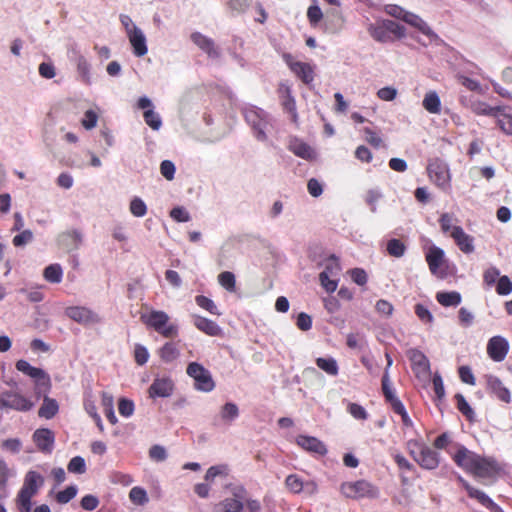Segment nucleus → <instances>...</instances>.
Here are the masks:
<instances>
[{
  "instance_id": "obj_1",
  "label": "nucleus",
  "mask_w": 512,
  "mask_h": 512,
  "mask_svg": "<svg viewBox=\"0 0 512 512\" xmlns=\"http://www.w3.org/2000/svg\"><path fill=\"white\" fill-rule=\"evenodd\" d=\"M169 319L166 312L159 310H151L141 315V320L146 326L167 338L178 334L177 325L169 323Z\"/></svg>"
},
{
  "instance_id": "obj_2",
  "label": "nucleus",
  "mask_w": 512,
  "mask_h": 512,
  "mask_svg": "<svg viewBox=\"0 0 512 512\" xmlns=\"http://www.w3.org/2000/svg\"><path fill=\"white\" fill-rule=\"evenodd\" d=\"M410 455L425 469H435L439 464V455L425 444L411 440L407 443Z\"/></svg>"
},
{
  "instance_id": "obj_3",
  "label": "nucleus",
  "mask_w": 512,
  "mask_h": 512,
  "mask_svg": "<svg viewBox=\"0 0 512 512\" xmlns=\"http://www.w3.org/2000/svg\"><path fill=\"white\" fill-rule=\"evenodd\" d=\"M427 173L431 182L444 192L451 189V172L448 164L439 159H432L427 165Z\"/></svg>"
},
{
  "instance_id": "obj_4",
  "label": "nucleus",
  "mask_w": 512,
  "mask_h": 512,
  "mask_svg": "<svg viewBox=\"0 0 512 512\" xmlns=\"http://www.w3.org/2000/svg\"><path fill=\"white\" fill-rule=\"evenodd\" d=\"M187 374L194 380V388L202 392H211L215 388V382L209 370L197 362H191L187 366Z\"/></svg>"
},
{
  "instance_id": "obj_5",
  "label": "nucleus",
  "mask_w": 512,
  "mask_h": 512,
  "mask_svg": "<svg viewBox=\"0 0 512 512\" xmlns=\"http://www.w3.org/2000/svg\"><path fill=\"white\" fill-rule=\"evenodd\" d=\"M16 369L35 380L36 393L40 394L49 390L50 377L44 370L31 366L26 360H18Z\"/></svg>"
},
{
  "instance_id": "obj_6",
  "label": "nucleus",
  "mask_w": 512,
  "mask_h": 512,
  "mask_svg": "<svg viewBox=\"0 0 512 512\" xmlns=\"http://www.w3.org/2000/svg\"><path fill=\"white\" fill-rule=\"evenodd\" d=\"M340 490L345 497L352 499L374 497L377 494L376 489L365 480L344 482L341 484Z\"/></svg>"
},
{
  "instance_id": "obj_7",
  "label": "nucleus",
  "mask_w": 512,
  "mask_h": 512,
  "mask_svg": "<svg viewBox=\"0 0 512 512\" xmlns=\"http://www.w3.org/2000/svg\"><path fill=\"white\" fill-rule=\"evenodd\" d=\"M175 389V383L170 376L157 375L150 387L148 388V395L150 398H168L172 396Z\"/></svg>"
},
{
  "instance_id": "obj_8",
  "label": "nucleus",
  "mask_w": 512,
  "mask_h": 512,
  "mask_svg": "<svg viewBox=\"0 0 512 512\" xmlns=\"http://www.w3.org/2000/svg\"><path fill=\"white\" fill-rule=\"evenodd\" d=\"M285 484L295 494L303 493L306 496H312L318 490V485L314 480L305 481L297 474L289 475L285 480Z\"/></svg>"
},
{
  "instance_id": "obj_9",
  "label": "nucleus",
  "mask_w": 512,
  "mask_h": 512,
  "mask_svg": "<svg viewBox=\"0 0 512 512\" xmlns=\"http://www.w3.org/2000/svg\"><path fill=\"white\" fill-rule=\"evenodd\" d=\"M283 59L290 70L299 77L305 84H310L314 80V68L309 63L294 60L292 55L284 54Z\"/></svg>"
},
{
  "instance_id": "obj_10",
  "label": "nucleus",
  "mask_w": 512,
  "mask_h": 512,
  "mask_svg": "<svg viewBox=\"0 0 512 512\" xmlns=\"http://www.w3.org/2000/svg\"><path fill=\"white\" fill-rule=\"evenodd\" d=\"M245 118L252 126L256 138L260 141L266 140V130L269 123L265 118V113L262 110L251 109L245 113Z\"/></svg>"
},
{
  "instance_id": "obj_11",
  "label": "nucleus",
  "mask_w": 512,
  "mask_h": 512,
  "mask_svg": "<svg viewBox=\"0 0 512 512\" xmlns=\"http://www.w3.org/2000/svg\"><path fill=\"white\" fill-rule=\"evenodd\" d=\"M65 313L70 319L82 325H92L101 322L100 316L86 307H68Z\"/></svg>"
},
{
  "instance_id": "obj_12",
  "label": "nucleus",
  "mask_w": 512,
  "mask_h": 512,
  "mask_svg": "<svg viewBox=\"0 0 512 512\" xmlns=\"http://www.w3.org/2000/svg\"><path fill=\"white\" fill-rule=\"evenodd\" d=\"M0 403L18 411H28L33 407V403L18 392L7 391L0 395Z\"/></svg>"
},
{
  "instance_id": "obj_13",
  "label": "nucleus",
  "mask_w": 512,
  "mask_h": 512,
  "mask_svg": "<svg viewBox=\"0 0 512 512\" xmlns=\"http://www.w3.org/2000/svg\"><path fill=\"white\" fill-rule=\"evenodd\" d=\"M499 471L497 462L493 458L478 455L471 474L478 478H490Z\"/></svg>"
},
{
  "instance_id": "obj_14",
  "label": "nucleus",
  "mask_w": 512,
  "mask_h": 512,
  "mask_svg": "<svg viewBox=\"0 0 512 512\" xmlns=\"http://www.w3.org/2000/svg\"><path fill=\"white\" fill-rule=\"evenodd\" d=\"M509 351V343L504 337L497 335L489 339L487 343V354L495 362L505 359Z\"/></svg>"
},
{
  "instance_id": "obj_15",
  "label": "nucleus",
  "mask_w": 512,
  "mask_h": 512,
  "mask_svg": "<svg viewBox=\"0 0 512 512\" xmlns=\"http://www.w3.org/2000/svg\"><path fill=\"white\" fill-rule=\"evenodd\" d=\"M412 369L417 377H426L430 374V363L428 358L418 349H410L407 351Z\"/></svg>"
},
{
  "instance_id": "obj_16",
  "label": "nucleus",
  "mask_w": 512,
  "mask_h": 512,
  "mask_svg": "<svg viewBox=\"0 0 512 512\" xmlns=\"http://www.w3.org/2000/svg\"><path fill=\"white\" fill-rule=\"evenodd\" d=\"M245 489L236 487L233 489V497L221 501L217 507L223 512H241L244 508Z\"/></svg>"
},
{
  "instance_id": "obj_17",
  "label": "nucleus",
  "mask_w": 512,
  "mask_h": 512,
  "mask_svg": "<svg viewBox=\"0 0 512 512\" xmlns=\"http://www.w3.org/2000/svg\"><path fill=\"white\" fill-rule=\"evenodd\" d=\"M426 261L432 274L443 276L444 273L440 270L445 266L446 259L445 253L441 248L434 245L429 247L426 253Z\"/></svg>"
},
{
  "instance_id": "obj_18",
  "label": "nucleus",
  "mask_w": 512,
  "mask_h": 512,
  "mask_svg": "<svg viewBox=\"0 0 512 512\" xmlns=\"http://www.w3.org/2000/svg\"><path fill=\"white\" fill-rule=\"evenodd\" d=\"M459 482L467 491L468 495L476 499L480 504L490 509L493 512H500V507L493 502L483 491L474 488L471 486L466 480H464L461 476L458 477Z\"/></svg>"
},
{
  "instance_id": "obj_19",
  "label": "nucleus",
  "mask_w": 512,
  "mask_h": 512,
  "mask_svg": "<svg viewBox=\"0 0 512 512\" xmlns=\"http://www.w3.org/2000/svg\"><path fill=\"white\" fill-rule=\"evenodd\" d=\"M478 454L468 450L464 446H459L457 451L452 454L455 463L468 473H471Z\"/></svg>"
},
{
  "instance_id": "obj_20",
  "label": "nucleus",
  "mask_w": 512,
  "mask_h": 512,
  "mask_svg": "<svg viewBox=\"0 0 512 512\" xmlns=\"http://www.w3.org/2000/svg\"><path fill=\"white\" fill-rule=\"evenodd\" d=\"M278 92L281 98L283 109L290 114L291 120L296 123L298 114L296 111V102L294 97L291 95L290 87L287 84L282 83L279 86Z\"/></svg>"
},
{
  "instance_id": "obj_21",
  "label": "nucleus",
  "mask_w": 512,
  "mask_h": 512,
  "mask_svg": "<svg viewBox=\"0 0 512 512\" xmlns=\"http://www.w3.org/2000/svg\"><path fill=\"white\" fill-rule=\"evenodd\" d=\"M126 36L135 56L142 57L147 54V40L141 28H137L136 30L128 33Z\"/></svg>"
},
{
  "instance_id": "obj_22",
  "label": "nucleus",
  "mask_w": 512,
  "mask_h": 512,
  "mask_svg": "<svg viewBox=\"0 0 512 512\" xmlns=\"http://www.w3.org/2000/svg\"><path fill=\"white\" fill-rule=\"evenodd\" d=\"M33 440L40 451L50 453L53 449L55 438L51 430L42 428L34 432Z\"/></svg>"
},
{
  "instance_id": "obj_23",
  "label": "nucleus",
  "mask_w": 512,
  "mask_h": 512,
  "mask_svg": "<svg viewBox=\"0 0 512 512\" xmlns=\"http://www.w3.org/2000/svg\"><path fill=\"white\" fill-rule=\"evenodd\" d=\"M296 442L303 449L316 453L318 455H324L327 452L326 446L320 440L315 437L300 435L297 437Z\"/></svg>"
},
{
  "instance_id": "obj_24",
  "label": "nucleus",
  "mask_w": 512,
  "mask_h": 512,
  "mask_svg": "<svg viewBox=\"0 0 512 512\" xmlns=\"http://www.w3.org/2000/svg\"><path fill=\"white\" fill-rule=\"evenodd\" d=\"M191 40L202 51L207 53L209 57L216 58L219 56V52H218L217 48L215 47L213 40L208 38L207 36H205L199 32H194L191 35Z\"/></svg>"
},
{
  "instance_id": "obj_25",
  "label": "nucleus",
  "mask_w": 512,
  "mask_h": 512,
  "mask_svg": "<svg viewBox=\"0 0 512 512\" xmlns=\"http://www.w3.org/2000/svg\"><path fill=\"white\" fill-rule=\"evenodd\" d=\"M452 238L463 253L470 254L474 251L473 237L467 234L463 228H455Z\"/></svg>"
},
{
  "instance_id": "obj_26",
  "label": "nucleus",
  "mask_w": 512,
  "mask_h": 512,
  "mask_svg": "<svg viewBox=\"0 0 512 512\" xmlns=\"http://www.w3.org/2000/svg\"><path fill=\"white\" fill-rule=\"evenodd\" d=\"M82 240V233L78 230L67 231L59 236V243L69 251L78 249Z\"/></svg>"
},
{
  "instance_id": "obj_27",
  "label": "nucleus",
  "mask_w": 512,
  "mask_h": 512,
  "mask_svg": "<svg viewBox=\"0 0 512 512\" xmlns=\"http://www.w3.org/2000/svg\"><path fill=\"white\" fill-rule=\"evenodd\" d=\"M289 149L296 156L301 157L305 160H314L316 158V152L314 151V149L307 143L299 139H293L290 142Z\"/></svg>"
},
{
  "instance_id": "obj_28",
  "label": "nucleus",
  "mask_w": 512,
  "mask_h": 512,
  "mask_svg": "<svg viewBox=\"0 0 512 512\" xmlns=\"http://www.w3.org/2000/svg\"><path fill=\"white\" fill-rule=\"evenodd\" d=\"M489 389L496 395V397L505 402L511 401L510 391L503 385L501 380L495 376H489L487 379Z\"/></svg>"
},
{
  "instance_id": "obj_29",
  "label": "nucleus",
  "mask_w": 512,
  "mask_h": 512,
  "mask_svg": "<svg viewBox=\"0 0 512 512\" xmlns=\"http://www.w3.org/2000/svg\"><path fill=\"white\" fill-rule=\"evenodd\" d=\"M44 478L36 471H29L25 475L22 488L36 495L38 490L43 486Z\"/></svg>"
},
{
  "instance_id": "obj_30",
  "label": "nucleus",
  "mask_w": 512,
  "mask_h": 512,
  "mask_svg": "<svg viewBox=\"0 0 512 512\" xmlns=\"http://www.w3.org/2000/svg\"><path fill=\"white\" fill-rule=\"evenodd\" d=\"M195 327L209 336H217L221 333L220 327L214 322L201 316L194 317Z\"/></svg>"
},
{
  "instance_id": "obj_31",
  "label": "nucleus",
  "mask_w": 512,
  "mask_h": 512,
  "mask_svg": "<svg viewBox=\"0 0 512 512\" xmlns=\"http://www.w3.org/2000/svg\"><path fill=\"white\" fill-rule=\"evenodd\" d=\"M423 108L431 114H439L441 112V100L436 91H428L425 93L423 101Z\"/></svg>"
},
{
  "instance_id": "obj_32",
  "label": "nucleus",
  "mask_w": 512,
  "mask_h": 512,
  "mask_svg": "<svg viewBox=\"0 0 512 512\" xmlns=\"http://www.w3.org/2000/svg\"><path fill=\"white\" fill-rule=\"evenodd\" d=\"M238 416L239 408L233 402H227L220 408L219 417L221 421L226 425H230L238 418Z\"/></svg>"
},
{
  "instance_id": "obj_33",
  "label": "nucleus",
  "mask_w": 512,
  "mask_h": 512,
  "mask_svg": "<svg viewBox=\"0 0 512 512\" xmlns=\"http://www.w3.org/2000/svg\"><path fill=\"white\" fill-rule=\"evenodd\" d=\"M457 222V218L452 213H443L439 218L441 231L444 234H449L450 237L453 236L455 228H462Z\"/></svg>"
},
{
  "instance_id": "obj_34",
  "label": "nucleus",
  "mask_w": 512,
  "mask_h": 512,
  "mask_svg": "<svg viewBox=\"0 0 512 512\" xmlns=\"http://www.w3.org/2000/svg\"><path fill=\"white\" fill-rule=\"evenodd\" d=\"M76 67L81 81L87 85L91 84V65L85 56L79 54L76 57Z\"/></svg>"
},
{
  "instance_id": "obj_35",
  "label": "nucleus",
  "mask_w": 512,
  "mask_h": 512,
  "mask_svg": "<svg viewBox=\"0 0 512 512\" xmlns=\"http://www.w3.org/2000/svg\"><path fill=\"white\" fill-rule=\"evenodd\" d=\"M403 21L415 27L425 35H430L432 33V30L429 27V25L420 16L414 13L407 11L405 17L403 18Z\"/></svg>"
},
{
  "instance_id": "obj_36",
  "label": "nucleus",
  "mask_w": 512,
  "mask_h": 512,
  "mask_svg": "<svg viewBox=\"0 0 512 512\" xmlns=\"http://www.w3.org/2000/svg\"><path fill=\"white\" fill-rule=\"evenodd\" d=\"M158 353L164 362L170 363L179 357L180 350L176 343L167 342L159 349Z\"/></svg>"
},
{
  "instance_id": "obj_37",
  "label": "nucleus",
  "mask_w": 512,
  "mask_h": 512,
  "mask_svg": "<svg viewBox=\"0 0 512 512\" xmlns=\"http://www.w3.org/2000/svg\"><path fill=\"white\" fill-rule=\"evenodd\" d=\"M58 409L59 406L57 401L45 396L43 399V404L38 411V414L42 418L51 419L57 414Z\"/></svg>"
},
{
  "instance_id": "obj_38",
  "label": "nucleus",
  "mask_w": 512,
  "mask_h": 512,
  "mask_svg": "<svg viewBox=\"0 0 512 512\" xmlns=\"http://www.w3.org/2000/svg\"><path fill=\"white\" fill-rule=\"evenodd\" d=\"M437 301L445 307L458 306L461 303V295L456 291L451 292H438L436 294Z\"/></svg>"
},
{
  "instance_id": "obj_39",
  "label": "nucleus",
  "mask_w": 512,
  "mask_h": 512,
  "mask_svg": "<svg viewBox=\"0 0 512 512\" xmlns=\"http://www.w3.org/2000/svg\"><path fill=\"white\" fill-rule=\"evenodd\" d=\"M43 277L50 283H60L63 277V270L59 264H51L44 269Z\"/></svg>"
},
{
  "instance_id": "obj_40",
  "label": "nucleus",
  "mask_w": 512,
  "mask_h": 512,
  "mask_svg": "<svg viewBox=\"0 0 512 512\" xmlns=\"http://www.w3.org/2000/svg\"><path fill=\"white\" fill-rule=\"evenodd\" d=\"M499 128L507 135L512 136V115L504 113L500 108L495 116Z\"/></svg>"
},
{
  "instance_id": "obj_41",
  "label": "nucleus",
  "mask_w": 512,
  "mask_h": 512,
  "mask_svg": "<svg viewBox=\"0 0 512 512\" xmlns=\"http://www.w3.org/2000/svg\"><path fill=\"white\" fill-rule=\"evenodd\" d=\"M473 113L477 115H486L495 117L500 107H491L483 101L473 102L470 106Z\"/></svg>"
},
{
  "instance_id": "obj_42",
  "label": "nucleus",
  "mask_w": 512,
  "mask_h": 512,
  "mask_svg": "<svg viewBox=\"0 0 512 512\" xmlns=\"http://www.w3.org/2000/svg\"><path fill=\"white\" fill-rule=\"evenodd\" d=\"M130 501L138 506H143L149 502L146 490L142 487L135 486L129 492Z\"/></svg>"
},
{
  "instance_id": "obj_43",
  "label": "nucleus",
  "mask_w": 512,
  "mask_h": 512,
  "mask_svg": "<svg viewBox=\"0 0 512 512\" xmlns=\"http://www.w3.org/2000/svg\"><path fill=\"white\" fill-rule=\"evenodd\" d=\"M370 35L379 42H386L388 39L387 28L384 27V20L368 27Z\"/></svg>"
},
{
  "instance_id": "obj_44",
  "label": "nucleus",
  "mask_w": 512,
  "mask_h": 512,
  "mask_svg": "<svg viewBox=\"0 0 512 512\" xmlns=\"http://www.w3.org/2000/svg\"><path fill=\"white\" fill-rule=\"evenodd\" d=\"M316 364L321 370L326 372L328 375L336 376L338 374V365L336 360L333 358H317Z\"/></svg>"
},
{
  "instance_id": "obj_45",
  "label": "nucleus",
  "mask_w": 512,
  "mask_h": 512,
  "mask_svg": "<svg viewBox=\"0 0 512 512\" xmlns=\"http://www.w3.org/2000/svg\"><path fill=\"white\" fill-rule=\"evenodd\" d=\"M228 474L229 467L226 464L211 466L205 474V480L208 482H213L216 477H226Z\"/></svg>"
},
{
  "instance_id": "obj_46",
  "label": "nucleus",
  "mask_w": 512,
  "mask_h": 512,
  "mask_svg": "<svg viewBox=\"0 0 512 512\" xmlns=\"http://www.w3.org/2000/svg\"><path fill=\"white\" fill-rule=\"evenodd\" d=\"M383 197L382 191L379 188H372L365 193V203L370 206L371 212L375 213L377 210L376 203Z\"/></svg>"
},
{
  "instance_id": "obj_47",
  "label": "nucleus",
  "mask_w": 512,
  "mask_h": 512,
  "mask_svg": "<svg viewBox=\"0 0 512 512\" xmlns=\"http://www.w3.org/2000/svg\"><path fill=\"white\" fill-rule=\"evenodd\" d=\"M129 210L135 217H143L147 213V206L141 198L134 197L130 201Z\"/></svg>"
},
{
  "instance_id": "obj_48",
  "label": "nucleus",
  "mask_w": 512,
  "mask_h": 512,
  "mask_svg": "<svg viewBox=\"0 0 512 512\" xmlns=\"http://www.w3.org/2000/svg\"><path fill=\"white\" fill-rule=\"evenodd\" d=\"M144 120L146 124L153 130H159L162 126V120L158 113L153 109H148L144 112Z\"/></svg>"
},
{
  "instance_id": "obj_49",
  "label": "nucleus",
  "mask_w": 512,
  "mask_h": 512,
  "mask_svg": "<svg viewBox=\"0 0 512 512\" xmlns=\"http://www.w3.org/2000/svg\"><path fill=\"white\" fill-rule=\"evenodd\" d=\"M219 284L226 290L233 292L235 290V276L232 272L225 271L218 275Z\"/></svg>"
},
{
  "instance_id": "obj_50",
  "label": "nucleus",
  "mask_w": 512,
  "mask_h": 512,
  "mask_svg": "<svg viewBox=\"0 0 512 512\" xmlns=\"http://www.w3.org/2000/svg\"><path fill=\"white\" fill-rule=\"evenodd\" d=\"M9 477V469L3 460H0V499L7 497L6 484Z\"/></svg>"
},
{
  "instance_id": "obj_51",
  "label": "nucleus",
  "mask_w": 512,
  "mask_h": 512,
  "mask_svg": "<svg viewBox=\"0 0 512 512\" xmlns=\"http://www.w3.org/2000/svg\"><path fill=\"white\" fill-rule=\"evenodd\" d=\"M195 301H196L198 306H200L201 308L207 310L211 314H213V315H220L221 314L218 311L217 306L215 305V303L211 299H209V298H207L205 296L200 295V296H197L195 298Z\"/></svg>"
},
{
  "instance_id": "obj_52",
  "label": "nucleus",
  "mask_w": 512,
  "mask_h": 512,
  "mask_svg": "<svg viewBox=\"0 0 512 512\" xmlns=\"http://www.w3.org/2000/svg\"><path fill=\"white\" fill-rule=\"evenodd\" d=\"M387 251L391 256L401 257L405 252V245L398 239H391L387 244Z\"/></svg>"
},
{
  "instance_id": "obj_53",
  "label": "nucleus",
  "mask_w": 512,
  "mask_h": 512,
  "mask_svg": "<svg viewBox=\"0 0 512 512\" xmlns=\"http://www.w3.org/2000/svg\"><path fill=\"white\" fill-rule=\"evenodd\" d=\"M67 468L71 473L83 474L86 471L85 460L80 456L73 457L69 461Z\"/></svg>"
},
{
  "instance_id": "obj_54",
  "label": "nucleus",
  "mask_w": 512,
  "mask_h": 512,
  "mask_svg": "<svg viewBox=\"0 0 512 512\" xmlns=\"http://www.w3.org/2000/svg\"><path fill=\"white\" fill-rule=\"evenodd\" d=\"M331 275L328 274L327 271H323L319 275V280L321 283V286L328 292L332 293L337 289V280L331 279Z\"/></svg>"
},
{
  "instance_id": "obj_55",
  "label": "nucleus",
  "mask_w": 512,
  "mask_h": 512,
  "mask_svg": "<svg viewBox=\"0 0 512 512\" xmlns=\"http://www.w3.org/2000/svg\"><path fill=\"white\" fill-rule=\"evenodd\" d=\"M496 292L502 296L508 295L512 292V281L508 276L499 277L496 285Z\"/></svg>"
},
{
  "instance_id": "obj_56",
  "label": "nucleus",
  "mask_w": 512,
  "mask_h": 512,
  "mask_svg": "<svg viewBox=\"0 0 512 512\" xmlns=\"http://www.w3.org/2000/svg\"><path fill=\"white\" fill-rule=\"evenodd\" d=\"M77 494V487L76 486H68L63 491H60L56 495V499L61 504H66L70 500H72Z\"/></svg>"
},
{
  "instance_id": "obj_57",
  "label": "nucleus",
  "mask_w": 512,
  "mask_h": 512,
  "mask_svg": "<svg viewBox=\"0 0 512 512\" xmlns=\"http://www.w3.org/2000/svg\"><path fill=\"white\" fill-rule=\"evenodd\" d=\"M134 359L138 365L146 364L149 359L147 348L141 344H136L134 347Z\"/></svg>"
},
{
  "instance_id": "obj_58",
  "label": "nucleus",
  "mask_w": 512,
  "mask_h": 512,
  "mask_svg": "<svg viewBox=\"0 0 512 512\" xmlns=\"http://www.w3.org/2000/svg\"><path fill=\"white\" fill-rule=\"evenodd\" d=\"M98 114L94 110H87L81 121L82 126L87 129H93L97 125Z\"/></svg>"
},
{
  "instance_id": "obj_59",
  "label": "nucleus",
  "mask_w": 512,
  "mask_h": 512,
  "mask_svg": "<svg viewBox=\"0 0 512 512\" xmlns=\"http://www.w3.org/2000/svg\"><path fill=\"white\" fill-rule=\"evenodd\" d=\"M500 276V271L496 267H490L485 270L483 274V281L486 285L492 286L497 283Z\"/></svg>"
},
{
  "instance_id": "obj_60",
  "label": "nucleus",
  "mask_w": 512,
  "mask_h": 512,
  "mask_svg": "<svg viewBox=\"0 0 512 512\" xmlns=\"http://www.w3.org/2000/svg\"><path fill=\"white\" fill-rule=\"evenodd\" d=\"M307 18L312 26H316L323 18V13L319 6H310L307 10Z\"/></svg>"
},
{
  "instance_id": "obj_61",
  "label": "nucleus",
  "mask_w": 512,
  "mask_h": 512,
  "mask_svg": "<svg viewBox=\"0 0 512 512\" xmlns=\"http://www.w3.org/2000/svg\"><path fill=\"white\" fill-rule=\"evenodd\" d=\"M22 443L18 438H10L3 440L1 448L11 453H18L21 450Z\"/></svg>"
},
{
  "instance_id": "obj_62",
  "label": "nucleus",
  "mask_w": 512,
  "mask_h": 512,
  "mask_svg": "<svg viewBox=\"0 0 512 512\" xmlns=\"http://www.w3.org/2000/svg\"><path fill=\"white\" fill-rule=\"evenodd\" d=\"M119 413L124 417H130L134 412V403L126 398H121L118 404Z\"/></svg>"
},
{
  "instance_id": "obj_63",
  "label": "nucleus",
  "mask_w": 512,
  "mask_h": 512,
  "mask_svg": "<svg viewBox=\"0 0 512 512\" xmlns=\"http://www.w3.org/2000/svg\"><path fill=\"white\" fill-rule=\"evenodd\" d=\"M459 81L463 86H465L470 91H475L480 94L484 93V90L482 89V86L480 85V83L474 79H471V78H468L465 76H461V77H459Z\"/></svg>"
},
{
  "instance_id": "obj_64",
  "label": "nucleus",
  "mask_w": 512,
  "mask_h": 512,
  "mask_svg": "<svg viewBox=\"0 0 512 512\" xmlns=\"http://www.w3.org/2000/svg\"><path fill=\"white\" fill-rule=\"evenodd\" d=\"M375 308L380 315L385 317L391 316L394 310L393 305L384 299L377 301Z\"/></svg>"
}]
</instances>
